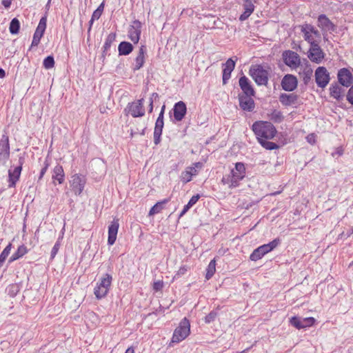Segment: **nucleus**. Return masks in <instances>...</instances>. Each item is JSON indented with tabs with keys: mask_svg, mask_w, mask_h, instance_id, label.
Instances as JSON below:
<instances>
[{
	"mask_svg": "<svg viewBox=\"0 0 353 353\" xmlns=\"http://www.w3.org/2000/svg\"><path fill=\"white\" fill-rule=\"evenodd\" d=\"M254 134L258 141L263 139H272L277 131L274 125L268 121H255L252 126Z\"/></svg>",
	"mask_w": 353,
	"mask_h": 353,
	"instance_id": "1",
	"label": "nucleus"
},
{
	"mask_svg": "<svg viewBox=\"0 0 353 353\" xmlns=\"http://www.w3.org/2000/svg\"><path fill=\"white\" fill-rule=\"evenodd\" d=\"M112 281L111 274L106 273L103 274L94 289V294L97 299H101L107 296Z\"/></svg>",
	"mask_w": 353,
	"mask_h": 353,
	"instance_id": "2",
	"label": "nucleus"
},
{
	"mask_svg": "<svg viewBox=\"0 0 353 353\" xmlns=\"http://www.w3.org/2000/svg\"><path fill=\"white\" fill-rule=\"evenodd\" d=\"M303 39L310 45L321 41L320 32L311 23H304L299 26Z\"/></svg>",
	"mask_w": 353,
	"mask_h": 353,
	"instance_id": "3",
	"label": "nucleus"
},
{
	"mask_svg": "<svg viewBox=\"0 0 353 353\" xmlns=\"http://www.w3.org/2000/svg\"><path fill=\"white\" fill-rule=\"evenodd\" d=\"M249 74L258 85H267L269 79V71L261 65L251 66Z\"/></svg>",
	"mask_w": 353,
	"mask_h": 353,
	"instance_id": "4",
	"label": "nucleus"
},
{
	"mask_svg": "<svg viewBox=\"0 0 353 353\" xmlns=\"http://www.w3.org/2000/svg\"><path fill=\"white\" fill-rule=\"evenodd\" d=\"M190 333V323L189 320L185 317L183 318L179 325L174 330L172 342L179 343L186 339Z\"/></svg>",
	"mask_w": 353,
	"mask_h": 353,
	"instance_id": "5",
	"label": "nucleus"
},
{
	"mask_svg": "<svg viewBox=\"0 0 353 353\" xmlns=\"http://www.w3.org/2000/svg\"><path fill=\"white\" fill-rule=\"evenodd\" d=\"M320 42L310 45L307 57L313 63H321L325 57V53L320 46Z\"/></svg>",
	"mask_w": 353,
	"mask_h": 353,
	"instance_id": "6",
	"label": "nucleus"
},
{
	"mask_svg": "<svg viewBox=\"0 0 353 353\" xmlns=\"http://www.w3.org/2000/svg\"><path fill=\"white\" fill-rule=\"evenodd\" d=\"M86 177L83 174H74L70 181L72 192L75 195L79 196L84 190L86 183Z\"/></svg>",
	"mask_w": 353,
	"mask_h": 353,
	"instance_id": "7",
	"label": "nucleus"
},
{
	"mask_svg": "<svg viewBox=\"0 0 353 353\" xmlns=\"http://www.w3.org/2000/svg\"><path fill=\"white\" fill-rule=\"evenodd\" d=\"M317 26L321 30L324 39H325L327 32H333L336 30V26L325 14L319 15Z\"/></svg>",
	"mask_w": 353,
	"mask_h": 353,
	"instance_id": "8",
	"label": "nucleus"
},
{
	"mask_svg": "<svg viewBox=\"0 0 353 353\" xmlns=\"http://www.w3.org/2000/svg\"><path fill=\"white\" fill-rule=\"evenodd\" d=\"M315 81L318 87L324 88L330 80V73L324 66H319L315 70Z\"/></svg>",
	"mask_w": 353,
	"mask_h": 353,
	"instance_id": "9",
	"label": "nucleus"
},
{
	"mask_svg": "<svg viewBox=\"0 0 353 353\" xmlns=\"http://www.w3.org/2000/svg\"><path fill=\"white\" fill-rule=\"evenodd\" d=\"M143 99H139L136 101L129 103L125 109L128 114L133 117H140L145 114V109L143 107Z\"/></svg>",
	"mask_w": 353,
	"mask_h": 353,
	"instance_id": "10",
	"label": "nucleus"
},
{
	"mask_svg": "<svg viewBox=\"0 0 353 353\" xmlns=\"http://www.w3.org/2000/svg\"><path fill=\"white\" fill-rule=\"evenodd\" d=\"M25 162V158L20 157L19 159V165L14 168L13 170H8V187L14 188L17 182L19 180L21 172L22 170V166Z\"/></svg>",
	"mask_w": 353,
	"mask_h": 353,
	"instance_id": "11",
	"label": "nucleus"
},
{
	"mask_svg": "<svg viewBox=\"0 0 353 353\" xmlns=\"http://www.w3.org/2000/svg\"><path fill=\"white\" fill-rule=\"evenodd\" d=\"M46 23L47 17L46 16L42 17L34 33L31 47H37L39 44L40 40L43 36L46 29Z\"/></svg>",
	"mask_w": 353,
	"mask_h": 353,
	"instance_id": "12",
	"label": "nucleus"
},
{
	"mask_svg": "<svg viewBox=\"0 0 353 353\" xmlns=\"http://www.w3.org/2000/svg\"><path fill=\"white\" fill-rule=\"evenodd\" d=\"M283 62L289 67L296 68L301 63L299 55L292 50H285L283 52Z\"/></svg>",
	"mask_w": 353,
	"mask_h": 353,
	"instance_id": "13",
	"label": "nucleus"
},
{
	"mask_svg": "<svg viewBox=\"0 0 353 353\" xmlns=\"http://www.w3.org/2000/svg\"><path fill=\"white\" fill-rule=\"evenodd\" d=\"M142 23L137 19L132 21L128 30V37L134 43H137L141 34Z\"/></svg>",
	"mask_w": 353,
	"mask_h": 353,
	"instance_id": "14",
	"label": "nucleus"
},
{
	"mask_svg": "<svg viewBox=\"0 0 353 353\" xmlns=\"http://www.w3.org/2000/svg\"><path fill=\"white\" fill-rule=\"evenodd\" d=\"M10 157L9 137L3 134L0 140V163H5Z\"/></svg>",
	"mask_w": 353,
	"mask_h": 353,
	"instance_id": "15",
	"label": "nucleus"
},
{
	"mask_svg": "<svg viewBox=\"0 0 353 353\" xmlns=\"http://www.w3.org/2000/svg\"><path fill=\"white\" fill-rule=\"evenodd\" d=\"M281 85L283 90L292 92L297 88L298 80L294 75L288 74L283 77Z\"/></svg>",
	"mask_w": 353,
	"mask_h": 353,
	"instance_id": "16",
	"label": "nucleus"
},
{
	"mask_svg": "<svg viewBox=\"0 0 353 353\" xmlns=\"http://www.w3.org/2000/svg\"><path fill=\"white\" fill-rule=\"evenodd\" d=\"M237 61V57H235V60H233L232 58L228 59L225 63H223V84L225 85L228 83V80L231 77V73L234 70L235 68L236 61Z\"/></svg>",
	"mask_w": 353,
	"mask_h": 353,
	"instance_id": "17",
	"label": "nucleus"
},
{
	"mask_svg": "<svg viewBox=\"0 0 353 353\" xmlns=\"http://www.w3.org/2000/svg\"><path fill=\"white\" fill-rule=\"evenodd\" d=\"M253 95L251 94H239V101L240 108L246 112H252L255 108V103L252 98Z\"/></svg>",
	"mask_w": 353,
	"mask_h": 353,
	"instance_id": "18",
	"label": "nucleus"
},
{
	"mask_svg": "<svg viewBox=\"0 0 353 353\" xmlns=\"http://www.w3.org/2000/svg\"><path fill=\"white\" fill-rule=\"evenodd\" d=\"M172 111L174 121H181L184 119L187 113L186 105L182 101H178L174 105Z\"/></svg>",
	"mask_w": 353,
	"mask_h": 353,
	"instance_id": "19",
	"label": "nucleus"
},
{
	"mask_svg": "<svg viewBox=\"0 0 353 353\" xmlns=\"http://www.w3.org/2000/svg\"><path fill=\"white\" fill-rule=\"evenodd\" d=\"M337 78L339 83L344 87H349L352 85L353 77L351 72L345 68H343L338 71Z\"/></svg>",
	"mask_w": 353,
	"mask_h": 353,
	"instance_id": "20",
	"label": "nucleus"
},
{
	"mask_svg": "<svg viewBox=\"0 0 353 353\" xmlns=\"http://www.w3.org/2000/svg\"><path fill=\"white\" fill-rule=\"evenodd\" d=\"M243 1V7L244 12L240 15L239 20L241 21H245L254 11L255 6L254 5L256 0H241Z\"/></svg>",
	"mask_w": 353,
	"mask_h": 353,
	"instance_id": "21",
	"label": "nucleus"
},
{
	"mask_svg": "<svg viewBox=\"0 0 353 353\" xmlns=\"http://www.w3.org/2000/svg\"><path fill=\"white\" fill-rule=\"evenodd\" d=\"M119 227V219H114L108 226V244L112 245L117 239V235Z\"/></svg>",
	"mask_w": 353,
	"mask_h": 353,
	"instance_id": "22",
	"label": "nucleus"
},
{
	"mask_svg": "<svg viewBox=\"0 0 353 353\" xmlns=\"http://www.w3.org/2000/svg\"><path fill=\"white\" fill-rule=\"evenodd\" d=\"M239 83L242 90V93H241V94H255L254 89L253 88L250 81L247 77H245V75L241 77L239 80Z\"/></svg>",
	"mask_w": 353,
	"mask_h": 353,
	"instance_id": "23",
	"label": "nucleus"
},
{
	"mask_svg": "<svg viewBox=\"0 0 353 353\" xmlns=\"http://www.w3.org/2000/svg\"><path fill=\"white\" fill-rule=\"evenodd\" d=\"M279 101L284 106H290L296 104L299 99V96L294 93L286 94L281 93L279 97Z\"/></svg>",
	"mask_w": 353,
	"mask_h": 353,
	"instance_id": "24",
	"label": "nucleus"
},
{
	"mask_svg": "<svg viewBox=\"0 0 353 353\" xmlns=\"http://www.w3.org/2000/svg\"><path fill=\"white\" fill-rule=\"evenodd\" d=\"M163 126V119H162L161 117H157L154 130V143L156 145H159L161 142V137L162 134Z\"/></svg>",
	"mask_w": 353,
	"mask_h": 353,
	"instance_id": "25",
	"label": "nucleus"
},
{
	"mask_svg": "<svg viewBox=\"0 0 353 353\" xmlns=\"http://www.w3.org/2000/svg\"><path fill=\"white\" fill-rule=\"evenodd\" d=\"M52 179L54 185H56L55 181H57L59 184L63 183L65 181V173L62 165L57 164L53 168Z\"/></svg>",
	"mask_w": 353,
	"mask_h": 353,
	"instance_id": "26",
	"label": "nucleus"
},
{
	"mask_svg": "<svg viewBox=\"0 0 353 353\" xmlns=\"http://www.w3.org/2000/svg\"><path fill=\"white\" fill-rule=\"evenodd\" d=\"M146 54V47L144 45H142L139 50L138 54L135 58V65L133 67V70H139L141 69L145 63V54Z\"/></svg>",
	"mask_w": 353,
	"mask_h": 353,
	"instance_id": "27",
	"label": "nucleus"
},
{
	"mask_svg": "<svg viewBox=\"0 0 353 353\" xmlns=\"http://www.w3.org/2000/svg\"><path fill=\"white\" fill-rule=\"evenodd\" d=\"M231 172L234 175V177H236V179H237L239 182L243 180L245 176V167L244 163L241 162L236 163L234 169H232Z\"/></svg>",
	"mask_w": 353,
	"mask_h": 353,
	"instance_id": "28",
	"label": "nucleus"
},
{
	"mask_svg": "<svg viewBox=\"0 0 353 353\" xmlns=\"http://www.w3.org/2000/svg\"><path fill=\"white\" fill-rule=\"evenodd\" d=\"M134 50L132 43L128 41H121L118 46L119 54L121 56H126L130 54Z\"/></svg>",
	"mask_w": 353,
	"mask_h": 353,
	"instance_id": "29",
	"label": "nucleus"
},
{
	"mask_svg": "<svg viewBox=\"0 0 353 353\" xmlns=\"http://www.w3.org/2000/svg\"><path fill=\"white\" fill-rule=\"evenodd\" d=\"M281 241L279 238H276L267 244L260 245L259 248L265 255L266 254L274 250L277 246H279L281 244Z\"/></svg>",
	"mask_w": 353,
	"mask_h": 353,
	"instance_id": "30",
	"label": "nucleus"
},
{
	"mask_svg": "<svg viewBox=\"0 0 353 353\" xmlns=\"http://www.w3.org/2000/svg\"><path fill=\"white\" fill-rule=\"evenodd\" d=\"M343 92V90L337 83H332L330 87V96L338 101L342 99Z\"/></svg>",
	"mask_w": 353,
	"mask_h": 353,
	"instance_id": "31",
	"label": "nucleus"
},
{
	"mask_svg": "<svg viewBox=\"0 0 353 353\" xmlns=\"http://www.w3.org/2000/svg\"><path fill=\"white\" fill-rule=\"evenodd\" d=\"M221 182L224 185H228L230 188H236L239 185V181L236 179V177H234V175L231 172L229 174L223 176Z\"/></svg>",
	"mask_w": 353,
	"mask_h": 353,
	"instance_id": "32",
	"label": "nucleus"
},
{
	"mask_svg": "<svg viewBox=\"0 0 353 353\" xmlns=\"http://www.w3.org/2000/svg\"><path fill=\"white\" fill-rule=\"evenodd\" d=\"M170 199H165L161 201L157 202L155 205H154L149 212V215L152 216L155 214H158L161 212V210L164 208L165 205L168 203Z\"/></svg>",
	"mask_w": 353,
	"mask_h": 353,
	"instance_id": "33",
	"label": "nucleus"
},
{
	"mask_svg": "<svg viewBox=\"0 0 353 353\" xmlns=\"http://www.w3.org/2000/svg\"><path fill=\"white\" fill-rule=\"evenodd\" d=\"M28 252V249L25 245H21L18 247L17 251L10 258L9 261L12 262L17 259L24 256Z\"/></svg>",
	"mask_w": 353,
	"mask_h": 353,
	"instance_id": "34",
	"label": "nucleus"
},
{
	"mask_svg": "<svg viewBox=\"0 0 353 353\" xmlns=\"http://www.w3.org/2000/svg\"><path fill=\"white\" fill-rule=\"evenodd\" d=\"M313 70L310 67L306 66L303 72L301 73L303 81L305 85H307L311 81L312 77Z\"/></svg>",
	"mask_w": 353,
	"mask_h": 353,
	"instance_id": "35",
	"label": "nucleus"
},
{
	"mask_svg": "<svg viewBox=\"0 0 353 353\" xmlns=\"http://www.w3.org/2000/svg\"><path fill=\"white\" fill-rule=\"evenodd\" d=\"M269 117L270 120L276 123H279L284 119L282 112L277 110H272L271 113L269 114Z\"/></svg>",
	"mask_w": 353,
	"mask_h": 353,
	"instance_id": "36",
	"label": "nucleus"
},
{
	"mask_svg": "<svg viewBox=\"0 0 353 353\" xmlns=\"http://www.w3.org/2000/svg\"><path fill=\"white\" fill-rule=\"evenodd\" d=\"M216 271V261L215 259L212 260L206 269L205 279L207 280L210 279Z\"/></svg>",
	"mask_w": 353,
	"mask_h": 353,
	"instance_id": "37",
	"label": "nucleus"
},
{
	"mask_svg": "<svg viewBox=\"0 0 353 353\" xmlns=\"http://www.w3.org/2000/svg\"><path fill=\"white\" fill-rule=\"evenodd\" d=\"M19 28H20L19 21L17 18L12 19L10 23V27H9L10 32L12 34H17L19 31Z\"/></svg>",
	"mask_w": 353,
	"mask_h": 353,
	"instance_id": "38",
	"label": "nucleus"
},
{
	"mask_svg": "<svg viewBox=\"0 0 353 353\" xmlns=\"http://www.w3.org/2000/svg\"><path fill=\"white\" fill-rule=\"evenodd\" d=\"M268 139L259 140V143L266 150H272L279 148V145L274 142L268 141Z\"/></svg>",
	"mask_w": 353,
	"mask_h": 353,
	"instance_id": "39",
	"label": "nucleus"
},
{
	"mask_svg": "<svg viewBox=\"0 0 353 353\" xmlns=\"http://www.w3.org/2000/svg\"><path fill=\"white\" fill-rule=\"evenodd\" d=\"M265 256L264 253L261 251L259 247L254 249L252 254L250 255V259L252 261H256L262 259Z\"/></svg>",
	"mask_w": 353,
	"mask_h": 353,
	"instance_id": "40",
	"label": "nucleus"
},
{
	"mask_svg": "<svg viewBox=\"0 0 353 353\" xmlns=\"http://www.w3.org/2000/svg\"><path fill=\"white\" fill-rule=\"evenodd\" d=\"M116 33L115 32H111L110 33L107 38L105 39V43L103 44V48H105V50H110L111 45L116 39Z\"/></svg>",
	"mask_w": 353,
	"mask_h": 353,
	"instance_id": "41",
	"label": "nucleus"
},
{
	"mask_svg": "<svg viewBox=\"0 0 353 353\" xmlns=\"http://www.w3.org/2000/svg\"><path fill=\"white\" fill-rule=\"evenodd\" d=\"M12 248V244L9 243L3 250L0 254V267L2 266L3 263L6 261V258L9 255Z\"/></svg>",
	"mask_w": 353,
	"mask_h": 353,
	"instance_id": "42",
	"label": "nucleus"
},
{
	"mask_svg": "<svg viewBox=\"0 0 353 353\" xmlns=\"http://www.w3.org/2000/svg\"><path fill=\"white\" fill-rule=\"evenodd\" d=\"M290 323L291 325L294 326L298 330L303 329V325L301 324V317L299 316H292L290 319Z\"/></svg>",
	"mask_w": 353,
	"mask_h": 353,
	"instance_id": "43",
	"label": "nucleus"
},
{
	"mask_svg": "<svg viewBox=\"0 0 353 353\" xmlns=\"http://www.w3.org/2000/svg\"><path fill=\"white\" fill-rule=\"evenodd\" d=\"M43 65L46 69H51L54 65V59L53 56L50 55L46 57L43 62Z\"/></svg>",
	"mask_w": 353,
	"mask_h": 353,
	"instance_id": "44",
	"label": "nucleus"
},
{
	"mask_svg": "<svg viewBox=\"0 0 353 353\" xmlns=\"http://www.w3.org/2000/svg\"><path fill=\"white\" fill-rule=\"evenodd\" d=\"M192 174L189 172L186 169L183 171L181 174L180 178L181 181L185 184L190 182L192 178Z\"/></svg>",
	"mask_w": 353,
	"mask_h": 353,
	"instance_id": "45",
	"label": "nucleus"
},
{
	"mask_svg": "<svg viewBox=\"0 0 353 353\" xmlns=\"http://www.w3.org/2000/svg\"><path fill=\"white\" fill-rule=\"evenodd\" d=\"M316 321V319L313 317L301 318V324L303 329L310 326H312Z\"/></svg>",
	"mask_w": 353,
	"mask_h": 353,
	"instance_id": "46",
	"label": "nucleus"
},
{
	"mask_svg": "<svg viewBox=\"0 0 353 353\" xmlns=\"http://www.w3.org/2000/svg\"><path fill=\"white\" fill-rule=\"evenodd\" d=\"M61 238H59L55 244L54 245L51 253H50V259H53L55 256L57 255V252H59V250L61 247Z\"/></svg>",
	"mask_w": 353,
	"mask_h": 353,
	"instance_id": "47",
	"label": "nucleus"
},
{
	"mask_svg": "<svg viewBox=\"0 0 353 353\" xmlns=\"http://www.w3.org/2000/svg\"><path fill=\"white\" fill-rule=\"evenodd\" d=\"M217 316L218 312L215 310H212L207 316H205L204 321L205 323H210L216 319Z\"/></svg>",
	"mask_w": 353,
	"mask_h": 353,
	"instance_id": "48",
	"label": "nucleus"
},
{
	"mask_svg": "<svg viewBox=\"0 0 353 353\" xmlns=\"http://www.w3.org/2000/svg\"><path fill=\"white\" fill-rule=\"evenodd\" d=\"M50 166V162L48 161V159H46L43 163V167L41 168V171H40V173H39V179H38V182L42 179V178L43 177V176L45 175V174L46 173L48 168Z\"/></svg>",
	"mask_w": 353,
	"mask_h": 353,
	"instance_id": "49",
	"label": "nucleus"
},
{
	"mask_svg": "<svg viewBox=\"0 0 353 353\" xmlns=\"http://www.w3.org/2000/svg\"><path fill=\"white\" fill-rule=\"evenodd\" d=\"M347 101L353 105V84L351 85L350 88L349 89L347 96H346Z\"/></svg>",
	"mask_w": 353,
	"mask_h": 353,
	"instance_id": "50",
	"label": "nucleus"
},
{
	"mask_svg": "<svg viewBox=\"0 0 353 353\" xmlns=\"http://www.w3.org/2000/svg\"><path fill=\"white\" fill-rule=\"evenodd\" d=\"M163 288V282L162 281H157L153 283V290L156 292L160 291Z\"/></svg>",
	"mask_w": 353,
	"mask_h": 353,
	"instance_id": "51",
	"label": "nucleus"
},
{
	"mask_svg": "<svg viewBox=\"0 0 353 353\" xmlns=\"http://www.w3.org/2000/svg\"><path fill=\"white\" fill-rule=\"evenodd\" d=\"M200 199L199 194H196L192 196L190 199L189 200L188 204L192 208Z\"/></svg>",
	"mask_w": 353,
	"mask_h": 353,
	"instance_id": "52",
	"label": "nucleus"
},
{
	"mask_svg": "<svg viewBox=\"0 0 353 353\" xmlns=\"http://www.w3.org/2000/svg\"><path fill=\"white\" fill-rule=\"evenodd\" d=\"M306 139H307V142L311 144H313L315 143V137H314V134H310L307 135L306 137Z\"/></svg>",
	"mask_w": 353,
	"mask_h": 353,
	"instance_id": "53",
	"label": "nucleus"
},
{
	"mask_svg": "<svg viewBox=\"0 0 353 353\" xmlns=\"http://www.w3.org/2000/svg\"><path fill=\"white\" fill-rule=\"evenodd\" d=\"M191 207L187 203L185 205H184L183 209L181 212L179 214V217L183 216L190 208Z\"/></svg>",
	"mask_w": 353,
	"mask_h": 353,
	"instance_id": "54",
	"label": "nucleus"
},
{
	"mask_svg": "<svg viewBox=\"0 0 353 353\" xmlns=\"http://www.w3.org/2000/svg\"><path fill=\"white\" fill-rule=\"evenodd\" d=\"M101 13L99 12V11H97L96 10L93 12L92 17V20L99 19L100 17L101 16Z\"/></svg>",
	"mask_w": 353,
	"mask_h": 353,
	"instance_id": "55",
	"label": "nucleus"
},
{
	"mask_svg": "<svg viewBox=\"0 0 353 353\" xmlns=\"http://www.w3.org/2000/svg\"><path fill=\"white\" fill-rule=\"evenodd\" d=\"M159 98V94L153 92L150 97V103H153L154 101H156Z\"/></svg>",
	"mask_w": 353,
	"mask_h": 353,
	"instance_id": "56",
	"label": "nucleus"
},
{
	"mask_svg": "<svg viewBox=\"0 0 353 353\" xmlns=\"http://www.w3.org/2000/svg\"><path fill=\"white\" fill-rule=\"evenodd\" d=\"M186 170L189 171L191 174H192L193 176L197 174V170L195 169V167L190 166L186 168Z\"/></svg>",
	"mask_w": 353,
	"mask_h": 353,
	"instance_id": "57",
	"label": "nucleus"
},
{
	"mask_svg": "<svg viewBox=\"0 0 353 353\" xmlns=\"http://www.w3.org/2000/svg\"><path fill=\"white\" fill-rule=\"evenodd\" d=\"M11 3H12V0H2V2H1L2 5L6 8H9L10 7Z\"/></svg>",
	"mask_w": 353,
	"mask_h": 353,
	"instance_id": "58",
	"label": "nucleus"
},
{
	"mask_svg": "<svg viewBox=\"0 0 353 353\" xmlns=\"http://www.w3.org/2000/svg\"><path fill=\"white\" fill-rule=\"evenodd\" d=\"M186 272H187V268L185 266L181 267L180 269L179 270V271L177 272L176 275L184 274Z\"/></svg>",
	"mask_w": 353,
	"mask_h": 353,
	"instance_id": "59",
	"label": "nucleus"
},
{
	"mask_svg": "<svg viewBox=\"0 0 353 353\" xmlns=\"http://www.w3.org/2000/svg\"><path fill=\"white\" fill-rule=\"evenodd\" d=\"M17 286H15V285H12L11 288H10V290L9 291V294H10L12 296H14L16 294V293L14 292V290H16V291H17Z\"/></svg>",
	"mask_w": 353,
	"mask_h": 353,
	"instance_id": "60",
	"label": "nucleus"
},
{
	"mask_svg": "<svg viewBox=\"0 0 353 353\" xmlns=\"http://www.w3.org/2000/svg\"><path fill=\"white\" fill-rule=\"evenodd\" d=\"M109 50H105V48H103V52H102V55H101V57L103 58V59H104L107 55H110Z\"/></svg>",
	"mask_w": 353,
	"mask_h": 353,
	"instance_id": "61",
	"label": "nucleus"
},
{
	"mask_svg": "<svg viewBox=\"0 0 353 353\" xmlns=\"http://www.w3.org/2000/svg\"><path fill=\"white\" fill-rule=\"evenodd\" d=\"M103 9H104V3H101L99 7L96 9L97 11H99V12L100 13H103Z\"/></svg>",
	"mask_w": 353,
	"mask_h": 353,
	"instance_id": "62",
	"label": "nucleus"
},
{
	"mask_svg": "<svg viewBox=\"0 0 353 353\" xmlns=\"http://www.w3.org/2000/svg\"><path fill=\"white\" fill-rule=\"evenodd\" d=\"M165 105H163L162 107H161V112L159 114V117H161V118L163 119L164 118V112H165Z\"/></svg>",
	"mask_w": 353,
	"mask_h": 353,
	"instance_id": "63",
	"label": "nucleus"
},
{
	"mask_svg": "<svg viewBox=\"0 0 353 353\" xmlns=\"http://www.w3.org/2000/svg\"><path fill=\"white\" fill-rule=\"evenodd\" d=\"M352 234H353V227L351 228L350 229L347 230V232H346V236L347 237L350 236Z\"/></svg>",
	"mask_w": 353,
	"mask_h": 353,
	"instance_id": "64",
	"label": "nucleus"
}]
</instances>
